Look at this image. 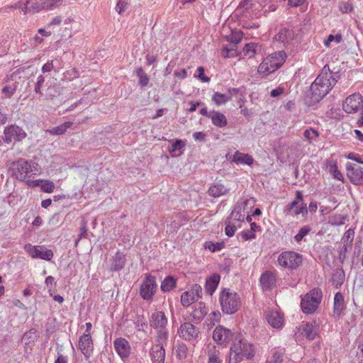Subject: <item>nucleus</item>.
<instances>
[{"label": "nucleus", "mask_w": 363, "mask_h": 363, "mask_svg": "<svg viewBox=\"0 0 363 363\" xmlns=\"http://www.w3.org/2000/svg\"><path fill=\"white\" fill-rule=\"evenodd\" d=\"M337 79L330 72L328 66L322 69L320 74L316 77L311 86V99L313 102H318L326 96L335 84Z\"/></svg>", "instance_id": "f257e3e1"}, {"label": "nucleus", "mask_w": 363, "mask_h": 363, "mask_svg": "<svg viewBox=\"0 0 363 363\" xmlns=\"http://www.w3.org/2000/svg\"><path fill=\"white\" fill-rule=\"evenodd\" d=\"M254 355L252 344L246 340L236 338L230 347L227 363H240L245 359H251Z\"/></svg>", "instance_id": "f03ea898"}, {"label": "nucleus", "mask_w": 363, "mask_h": 363, "mask_svg": "<svg viewBox=\"0 0 363 363\" xmlns=\"http://www.w3.org/2000/svg\"><path fill=\"white\" fill-rule=\"evenodd\" d=\"M286 58L284 51L274 52L263 60L258 67L260 74L267 76L280 68Z\"/></svg>", "instance_id": "7ed1b4c3"}, {"label": "nucleus", "mask_w": 363, "mask_h": 363, "mask_svg": "<svg viewBox=\"0 0 363 363\" xmlns=\"http://www.w3.org/2000/svg\"><path fill=\"white\" fill-rule=\"evenodd\" d=\"M13 176L20 181H26L29 174L35 175L38 172V164L32 161L20 159L11 163Z\"/></svg>", "instance_id": "20e7f679"}, {"label": "nucleus", "mask_w": 363, "mask_h": 363, "mask_svg": "<svg viewBox=\"0 0 363 363\" xmlns=\"http://www.w3.org/2000/svg\"><path fill=\"white\" fill-rule=\"evenodd\" d=\"M168 323L167 317L165 313L160 311L153 312L150 318V325L156 330L157 336L159 341H167L169 332L166 327Z\"/></svg>", "instance_id": "39448f33"}, {"label": "nucleus", "mask_w": 363, "mask_h": 363, "mask_svg": "<svg viewBox=\"0 0 363 363\" xmlns=\"http://www.w3.org/2000/svg\"><path fill=\"white\" fill-rule=\"evenodd\" d=\"M220 303L223 311L226 314L235 313L240 307V298L237 293L224 289L220 295Z\"/></svg>", "instance_id": "423d86ee"}, {"label": "nucleus", "mask_w": 363, "mask_h": 363, "mask_svg": "<svg viewBox=\"0 0 363 363\" xmlns=\"http://www.w3.org/2000/svg\"><path fill=\"white\" fill-rule=\"evenodd\" d=\"M253 205L254 200L252 199L239 201L235 206L229 218L235 220V222L239 223L240 221H243L246 217L247 221L251 222L252 218L248 213L249 209L251 208Z\"/></svg>", "instance_id": "0eeeda50"}, {"label": "nucleus", "mask_w": 363, "mask_h": 363, "mask_svg": "<svg viewBox=\"0 0 363 363\" xmlns=\"http://www.w3.org/2000/svg\"><path fill=\"white\" fill-rule=\"evenodd\" d=\"M322 299V292L313 289L306 294L301 299V307L303 313H311L318 307Z\"/></svg>", "instance_id": "6e6552de"}, {"label": "nucleus", "mask_w": 363, "mask_h": 363, "mask_svg": "<svg viewBox=\"0 0 363 363\" xmlns=\"http://www.w3.org/2000/svg\"><path fill=\"white\" fill-rule=\"evenodd\" d=\"M302 256L295 252L286 251L280 254L278 257V263L280 266L294 269L302 263Z\"/></svg>", "instance_id": "1a4fd4ad"}, {"label": "nucleus", "mask_w": 363, "mask_h": 363, "mask_svg": "<svg viewBox=\"0 0 363 363\" xmlns=\"http://www.w3.org/2000/svg\"><path fill=\"white\" fill-rule=\"evenodd\" d=\"M12 8L19 9L24 14L46 10L45 0H21L12 6Z\"/></svg>", "instance_id": "9d476101"}, {"label": "nucleus", "mask_w": 363, "mask_h": 363, "mask_svg": "<svg viewBox=\"0 0 363 363\" xmlns=\"http://www.w3.org/2000/svg\"><path fill=\"white\" fill-rule=\"evenodd\" d=\"M157 287L155 277L150 274H147L140 286V294L144 300L151 301L155 295Z\"/></svg>", "instance_id": "9b49d317"}, {"label": "nucleus", "mask_w": 363, "mask_h": 363, "mask_svg": "<svg viewBox=\"0 0 363 363\" xmlns=\"http://www.w3.org/2000/svg\"><path fill=\"white\" fill-rule=\"evenodd\" d=\"M24 250L33 259L39 258L50 261L53 257L52 251L44 246H35L31 244H26L24 246Z\"/></svg>", "instance_id": "f8f14e48"}, {"label": "nucleus", "mask_w": 363, "mask_h": 363, "mask_svg": "<svg viewBox=\"0 0 363 363\" xmlns=\"http://www.w3.org/2000/svg\"><path fill=\"white\" fill-rule=\"evenodd\" d=\"M266 320L268 323L274 328H281L284 323L283 313L280 311L277 306L269 308L265 311Z\"/></svg>", "instance_id": "ddd939ff"}, {"label": "nucleus", "mask_w": 363, "mask_h": 363, "mask_svg": "<svg viewBox=\"0 0 363 363\" xmlns=\"http://www.w3.org/2000/svg\"><path fill=\"white\" fill-rule=\"evenodd\" d=\"M363 107V97L359 94L347 96L342 104V108L347 113H355Z\"/></svg>", "instance_id": "4468645a"}, {"label": "nucleus", "mask_w": 363, "mask_h": 363, "mask_svg": "<svg viewBox=\"0 0 363 363\" xmlns=\"http://www.w3.org/2000/svg\"><path fill=\"white\" fill-rule=\"evenodd\" d=\"M202 289L200 285L194 284L191 289L184 292L181 296V303L183 306L188 307L201 298Z\"/></svg>", "instance_id": "2eb2a0df"}, {"label": "nucleus", "mask_w": 363, "mask_h": 363, "mask_svg": "<svg viewBox=\"0 0 363 363\" xmlns=\"http://www.w3.org/2000/svg\"><path fill=\"white\" fill-rule=\"evenodd\" d=\"M233 337V332L222 325L217 326L213 333V340L220 345L226 346Z\"/></svg>", "instance_id": "dca6fc26"}, {"label": "nucleus", "mask_w": 363, "mask_h": 363, "mask_svg": "<svg viewBox=\"0 0 363 363\" xmlns=\"http://www.w3.org/2000/svg\"><path fill=\"white\" fill-rule=\"evenodd\" d=\"M26 133L17 125H11L4 130V140L10 143L13 140L21 141L26 137Z\"/></svg>", "instance_id": "f3484780"}, {"label": "nucleus", "mask_w": 363, "mask_h": 363, "mask_svg": "<svg viewBox=\"0 0 363 363\" xmlns=\"http://www.w3.org/2000/svg\"><path fill=\"white\" fill-rule=\"evenodd\" d=\"M347 175L355 185H363V169L351 163L346 164Z\"/></svg>", "instance_id": "a211bd4d"}, {"label": "nucleus", "mask_w": 363, "mask_h": 363, "mask_svg": "<svg viewBox=\"0 0 363 363\" xmlns=\"http://www.w3.org/2000/svg\"><path fill=\"white\" fill-rule=\"evenodd\" d=\"M166 342L167 341H159V337H156L155 344L150 351V356L154 363H164L165 358L164 345Z\"/></svg>", "instance_id": "6ab92c4d"}, {"label": "nucleus", "mask_w": 363, "mask_h": 363, "mask_svg": "<svg viewBox=\"0 0 363 363\" xmlns=\"http://www.w3.org/2000/svg\"><path fill=\"white\" fill-rule=\"evenodd\" d=\"M225 157L228 161L237 164L251 165L254 162V159L251 155L240 151H236L233 155L228 153Z\"/></svg>", "instance_id": "aec40b11"}, {"label": "nucleus", "mask_w": 363, "mask_h": 363, "mask_svg": "<svg viewBox=\"0 0 363 363\" xmlns=\"http://www.w3.org/2000/svg\"><path fill=\"white\" fill-rule=\"evenodd\" d=\"M286 211L288 214L291 216H301L304 217L308 212L306 204L303 201H293L291 202L286 209Z\"/></svg>", "instance_id": "412c9836"}, {"label": "nucleus", "mask_w": 363, "mask_h": 363, "mask_svg": "<svg viewBox=\"0 0 363 363\" xmlns=\"http://www.w3.org/2000/svg\"><path fill=\"white\" fill-rule=\"evenodd\" d=\"M178 333L181 337L186 340L191 341L194 340L197 337L199 331L191 323H184L180 326Z\"/></svg>", "instance_id": "4be33fe9"}, {"label": "nucleus", "mask_w": 363, "mask_h": 363, "mask_svg": "<svg viewBox=\"0 0 363 363\" xmlns=\"http://www.w3.org/2000/svg\"><path fill=\"white\" fill-rule=\"evenodd\" d=\"M114 348L118 354L124 359L128 357L130 353V347L128 342L122 337L118 338L114 341Z\"/></svg>", "instance_id": "5701e85b"}, {"label": "nucleus", "mask_w": 363, "mask_h": 363, "mask_svg": "<svg viewBox=\"0 0 363 363\" xmlns=\"http://www.w3.org/2000/svg\"><path fill=\"white\" fill-rule=\"evenodd\" d=\"M79 347L84 355L89 358L93 351V342L89 333H84L79 341Z\"/></svg>", "instance_id": "b1692460"}, {"label": "nucleus", "mask_w": 363, "mask_h": 363, "mask_svg": "<svg viewBox=\"0 0 363 363\" xmlns=\"http://www.w3.org/2000/svg\"><path fill=\"white\" fill-rule=\"evenodd\" d=\"M318 332V324L315 321L302 325V334L309 340H314Z\"/></svg>", "instance_id": "393cba45"}, {"label": "nucleus", "mask_w": 363, "mask_h": 363, "mask_svg": "<svg viewBox=\"0 0 363 363\" xmlns=\"http://www.w3.org/2000/svg\"><path fill=\"white\" fill-rule=\"evenodd\" d=\"M241 6L245 10L260 11L266 7V0H245Z\"/></svg>", "instance_id": "a878e982"}, {"label": "nucleus", "mask_w": 363, "mask_h": 363, "mask_svg": "<svg viewBox=\"0 0 363 363\" xmlns=\"http://www.w3.org/2000/svg\"><path fill=\"white\" fill-rule=\"evenodd\" d=\"M228 192L229 189L220 183L213 184L208 190V194L214 198L226 195Z\"/></svg>", "instance_id": "bb28decb"}, {"label": "nucleus", "mask_w": 363, "mask_h": 363, "mask_svg": "<svg viewBox=\"0 0 363 363\" xmlns=\"http://www.w3.org/2000/svg\"><path fill=\"white\" fill-rule=\"evenodd\" d=\"M220 276L218 274H213L206 279L205 288L208 294H213L216 290L220 282Z\"/></svg>", "instance_id": "cd10ccee"}, {"label": "nucleus", "mask_w": 363, "mask_h": 363, "mask_svg": "<svg viewBox=\"0 0 363 363\" xmlns=\"http://www.w3.org/2000/svg\"><path fill=\"white\" fill-rule=\"evenodd\" d=\"M276 283L275 274L270 272H266L260 277V284L267 289L272 288Z\"/></svg>", "instance_id": "c85d7f7f"}, {"label": "nucleus", "mask_w": 363, "mask_h": 363, "mask_svg": "<svg viewBox=\"0 0 363 363\" xmlns=\"http://www.w3.org/2000/svg\"><path fill=\"white\" fill-rule=\"evenodd\" d=\"M125 262V256L121 252H117L111 259L110 269L113 271H119L123 267Z\"/></svg>", "instance_id": "c756f323"}, {"label": "nucleus", "mask_w": 363, "mask_h": 363, "mask_svg": "<svg viewBox=\"0 0 363 363\" xmlns=\"http://www.w3.org/2000/svg\"><path fill=\"white\" fill-rule=\"evenodd\" d=\"M275 38L283 43H288L294 39V33L291 29L284 28L280 29Z\"/></svg>", "instance_id": "7c9ffc66"}, {"label": "nucleus", "mask_w": 363, "mask_h": 363, "mask_svg": "<svg viewBox=\"0 0 363 363\" xmlns=\"http://www.w3.org/2000/svg\"><path fill=\"white\" fill-rule=\"evenodd\" d=\"M211 119L213 125L219 128H223L227 125V119L225 115L219 112L211 113Z\"/></svg>", "instance_id": "2f4dec72"}, {"label": "nucleus", "mask_w": 363, "mask_h": 363, "mask_svg": "<svg viewBox=\"0 0 363 363\" xmlns=\"http://www.w3.org/2000/svg\"><path fill=\"white\" fill-rule=\"evenodd\" d=\"M169 143H172V145L168 147L169 152L172 154V156H174V153L177 151H182L184 150L186 143L185 141L177 139V140H170Z\"/></svg>", "instance_id": "473e14b6"}, {"label": "nucleus", "mask_w": 363, "mask_h": 363, "mask_svg": "<svg viewBox=\"0 0 363 363\" xmlns=\"http://www.w3.org/2000/svg\"><path fill=\"white\" fill-rule=\"evenodd\" d=\"M176 286V279L171 276L166 277L161 284V290L164 292L170 291Z\"/></svg>", "instance_id": "72a5a7b5"}, {"label": "nucleus", "mask_w": 363, "mask_h": 363, "mask_svg": "<svg viewBox=\"0 0 363 363\" xmlns=\"http://www.w3.org/2000/svg\"><path fill=\"white\" fill-rule=\"evenodd\" d=\"M74 21V20L72 17L62 18V23L61 25V27L62 28H63V30L61 33L62 35L66 36L67 35H68L69 37L72 36L71 33L69 32L67 33V31H70L72 30V24Z\"/></svg>", "instance_id": "f704fd0d"}, {"label": "nucleus", "mask_w": 363, "mask_h": 363, "mask_svg": "<svg viewBox=\"0 0 363 363\" xmlns=\"http://www.w3.org/2000/svg\"><path fill=\"white\" fill-rule=\"evenodd\" d=\"M231 99L229 94H220L215 92L212 97V101L218 106L223 105Z\"/></svg>", "instance_id": "c9c22d12"}, {"label": "nucleus", "mask_w": 363, "mask_h": 363, "mask_svg": "<svg viewBox=\"0 0 363 363\" xmlns=\"http://www.w3.org/2000/svg\"><path fill=\"white\" fill-rule=\"evenodd\" d=\"M328 168L330 174L336 179L339 181H343L344 178L342 173L337 168V164L335 162H330L328 164Z\"/></svg>", "instance_id": "e433bc0d"}, {"label": "nucleus", "mask_w": 363, "mask_h": 363, "mask_svg": "<svg viewBox=\"0 0 363 363\" xmlns=\"http://www.w3.org/2000/svg\"><path fill=\"white\" fill-rule=\"evenodd\" d=\"M72 125V122H69V121L65 122L63 124H61L57 127H55L50 130H47V132L50 133L52 135H62L67 130V128L71 127Z\"/></svg>", "instance_id": "4c0bfd02"}, {"label": "nucleus", "mask_w": 363, "mask_h": 363, "mask_svg": "<svg viewBox=\"0 0 363 363\" xmlns=\"http://www.w3.org/2000/svg\"><path fill=\"white\" fill-rule=\"evenodd\" d=\"M344 298L341 293L337 292L334 297V311L340 314L343 308Z\"/></svg>", "instance_id": "58836bf2"}, {"label": "nucleus", "mask_w": 363, "mask_h": 363, "mask_svg": "<svg viewBox=\"0 0 363 363\" xmlns=\"http://www.w3.org/2000/svg\"><path fill=\"white\" fill-rule=\"evenodd\" d=\"M303 136L308 143H311L316 140L319 136V133L317 130L310 128L304 130Z\"/></svg>", "instance_id": "ea45409f"}, {"label": "nucleus", "mask_w": 363, "mask_h": 363, "mask_svg": "<svg viewBox=\"0 0 363 363\" xmlns=\"http://www.w3.org/2000/svg\"><path fill=\"white\" fill-rule=\"evenodd\" d=\"M175 354L176 357L182 361L186 359L188 357L186 346L184 344L179 345L176 348Z\"/></svg>", "instance_id": "a19ab883"}, {"label": "nucleus", "mask_w": 363, "mask_h": 363, "mask_svg": "<svg viewBox=\"0 0 363 363\" xmlns=\"http://www.w3.org/2000/svg\"><path fill=\"white\" fill-rule=\"evenodd\" d=\"M238 226H239L238 223L235 222V220H230L228 218L227 224L225 226V234L228 237H232L235 234V232Z\"/></svg>", "instance_id": "79ce46f5"}, {"label": "nucleus", "mask_w": 363, "mask_h": 363, "mask_svg": "<svg viewBox=\"0 0 363 363\" xmlns=\"http://www.w3.org/2000/svg\"><path fill=\"white\" fill-rule=\"evenodd\" d=\"M136 75L139 78V84L142 87H144L148 84L150 80L149 77L141 67L137 69Z\"/></svg>", "instance_id": "37998d69"}, {"label": "nucleus", "mask_w": 363, "mask_h": 363, "mask_svg": "<svg viewBox=\"0 0 363 363\" xmlns=\"http://www.w3.org/2000/svg\"><path fill=\"white\" fill-rule=\"evenodd\" d=\"M311 231V228L308 225L303 226L298 231V233L294 236V240L296 242H301L304 238Z\"/></svg>", "instance_id": "c03bdc74"}, {"label": "nucleus", "mask_w": 363, "mask_h": 363, "mask_svg": "<svg viewBox=\"0 0 363 363\" xmlns=\"http://www.w3.org/2000/svg\"><path fill=\"white\" fill-rule=\"evenodd\" d=\"M208 363H222V360L220 359V353L218 350H211L208 352Z\"/></svg>", "instance_id": "a18cd8bd"}, {"label": "nucleus", "mask_w": 363, "mask_h": 363, "mask_svg": "<svg viewBox=\"0 0 363 363\" xmlns=\"http://www.w3.org/2000/svg\"><path fill=\"white\" fill-rule=\"evenodd\" d=\"M256 45L255 43H247L243 48V55L249 58L254 56L256 52Z\"/></svg>", "instance_id": "49530a36"}, {"label": "nucleus", "mask_w": 363, "mask_h": 363, "mask_svg": "<svg viewBox=\"0 0 363 363\" xmlns=\"http://www.w3.org/2000/svg\"><path fill=\"white\" fill-rule=\"evenodd\" d=\"M282 354L278 351H272V354L267 358L266 363H281Z\"/></svg>", "instance_id": "de8ad7c7"}, {"label": "nucleus", "mask_w": 363, "mask_h": 363, "mask_svg": "<svg viewBox=\"0 0 363 363\" xmlns=\"http://www.w3.org/2000/svg\"><path fill=\"white\" fill-rule=\"evenodd\" d=\"M55 184L50 180H43L40 184V189L43 192L52 193L55 189Z\"/></svg>", "instance_id": "09e8293b"}, {"label": "nucleus", "mask_w": 363, "mask_h": 363, "mask_svg": "<svg viewBox=\"0 0 363 363\" xmlns=\"http://www.w3.org/2000/svg\"><path fill=\"white\" fill-rule=\"evenodd\" d=\"M205 249H208L211 252H215L223 249V244L220 242H206L204 244Z\"/></svg>", "instance_id": "8fccbe9b"}, {"label": "nucleus", "mask_w": 363, "mask_h": 363, "mask_svg": "<svg viewBox=\"0 0 363 363\" xmlns=\"http://www.w3.org/2000/svg\"><path fill=\"white\" fill-rule=\"evenodd\" d=\"M235 45H231L230 48L225 47L221 50V55L223 57L229 58L235 56L236 55V49Z\"/></svg>", "instance_id": "3c124183"}, {"label": "nucleus", "mask_w": 363, "mask_h": 363, "mask_svg": "<svg viewBox=\"0 0 363 363\" xmlns=\"http://www.w3.org/2000/svg\"><path fill=\"white\" fill-rule=\"evenodd\" d=\"M64 0H45L46 10H54L60 6Z\"/></svg>", "instance_id": "603ef678"}, {"label": "nucleus", "mask_w": 363, "mask_h": 363, "mask_svg": "<svg viewBox=\"0 0 363 363\" xmlns=\"http://www.w3.org/2000/svg\"><path fill=\"white\" fill-rule=\"evenodd\" d=\"M62 23V17L57 16L52 19V21L48 24V28H51L52 31L56 28L61 27Z\"/></svg>", "instance_id": "864d4df0"}, {"label": "nucleus", "mask_w": 363, "mask_h": 363, "mask_svg": "<svg viewBox=\"0 0 363 363\" xmlns=\"http://www.w3.org/2000/svg\"><path fill=\"white\" fill-rule=\"evenodd\" d=\"M328 223L333 225H340L345 223V218L340 215H335L329 218Z\"/></svg>", "instance_id": "5fc2aeb1"}, {"label": "nucleus", "mask_w": 363, "mask_h": 363, "mask_svg": "<svg viewBox=\"0 0 363 363\" xmlns=\"http://www.w3.org/2000/svg\"><path fill=\"white\" fill-rule=\"evenodd\" d=\"M342 40L341 35H330L328 38L325 40L324 44L326 47L329 48L332 42H335L336 44H338Z\"/></svg>", "instance_id": "6e6d98bb"}, {"label": "nucleus", "mask_w": 363, "mask_h": 363, "mask_svg": "<svg viewBox=\"0 0 363 363\" xmlns=\"http://www.w3.org/2000/svg\"><path fill=\"white\" fill-rule=\"evenodd\" d=\"M128 6V0H118L116 11L118 13V14H122Z\"/></svg>", "instance_id": "4d7b16f0"}, {"label": "nucleus", "mask_w": 363, "mask_h": 363, "mask_svg": "<svg viewBox=\"0 0 363 363\" xmlns=\"http://www.w3.org/2000/svg\"><path fill=\"white\" fill-rule=\"evenodd\" d=\"M16 89V85L6 86L3 88L2 92L5 97L9 98L14 94Z\"/></svg>", "instance_id": "13d9d810"}, {"label": "nucleus", "mask_w": 363, "mask_h": 363, "mask_svg": "<svg viewBox=\"0 0 363 363\" xmlns=\"http://www.w3.org/2000/svg\"><path fill=\"white\" fill-rule=\"evenodd\" d=\"M197 74H195V77L199 79L203 82H209L210 79L205 76L204 74V69L202 67H198Z\"/></svg>", "instance_id": "bf43d9fd"}, {"label": "nucleus", "mask_w": 363, "mask_h": 363, "mask_svg": "<svg viewBox=\"0 0 363 363\" xmlns=\"http://www.w3.org/2000/svg\"><path fill=\"white\" fill-rule=\"evenodd\" d=\"M45 82V77L43 75L38 76L37 79V82L35 83V91L38 94H42L41 93V87L43 86V84Z\"/></svg>", "instance_id": "052dcab7"}, {"label": "nucleus", "mask_w": 363, "mask_h": 363, "mask_svg": "<svg viewBox=\"0 0 363 363\" xmlns=\"http://www.w3.org/2000/svg\"><path fill=\"white\" fill-rule=\"evenodd\" d=\"M55 65L53 64V61H48L42 67L43 72H50L53 68Z\"/></svg>", "instance_id": "680f3d73"}, {"label": "nucleus", "mask_w": 363, "mask_h": 363, "mask_svg": "<svg viewBox=\"0 0 363 363\" xmlns=\"http://www.w3.org/2000/svg\"><path fill=\"white\" fill-rule=\"evenodd\" d=\"M284 91V87L279 86L271 91L270 95L272 97H277L282 94Z\"/></svg>", "instance_id": "e2e57ef3"}, {"label": "nucleus", "mask_w": 363, "mask_h": 363, "mask_svg": "<svg viewBox=\"0 0 363 363\" xmlns=\"http://www.w3.org/2000/svg\"><path fill=\"white\" fill-rule=\"evenodd\" d=\"M242 238L245 240L254 239L255 238V233H254V232H250V230L244 231L242 233Z\"/></svg>", "instance_id": "0e129e2a"}, {"label": "nucleus", "mask_w": 363, "mask_h": 363, "mask_svg": "<svg viewBox=\"0 0 363 363\" xmlns=\"http://www.w3.org/2000/svg\"><path fill=\"white\" fill-rule=\"evenodd\" d=\"M52 30L51 28H40L38 30V33L43 36H50L52 33Z\"/></svg>", "instance_id": "69168bd1"}, {"label": "nucleus", "mask_w": 363, "mask_h": 363, "mask_svg": "<svg viewBox=\"0 0 363 363\" xmlns=\"http://www.w3.org/2000/svg\"><path fill=\"white\" fill-rule=\"evenodd\" d=\"M42 182H43V179H36V180L28 179L27 181V184L30 187H36V186L40 187V184H41Z\"/></svg>", "instance_id": "338daca9"}, {"label": "nucleus", "mask_w": 363, "mask_h": 363, "mask_svg": "<svg viewBox=\"0 0 363 363\" xmlns=\"http://www.w3.org/2000/svg\"><path fill=\"white\" fill-rule=\"evenodd\" d=\"M67 362H68L67 357L60 354H58V356L54 363H67Z\"/></svg>", "instance_id": "774afa93"}]
</instances>
